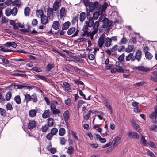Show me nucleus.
<instances>
[{"instance_id":"4be33fe9","label":"nucleus","mask_w":157,"mask_h":157,"mask_svg":"<svg viewBox=\"0 0 157 157\" xmlns=\"http://www.w3.org/2000/svg\"><path fill=\"white\" fill-rule=\"evenodd\" d=\"M70 25V23L69 21H67L64 23L62 26L63 30H66L68 29Z\"/></svg>"},{"instance_id":"bf43d9fd","label":"nucleus","mask_w":157,"mask_h":157,"mask_svg":"<svg viewBox=\"0 0 157 157\" xmlns=\"http://www.w3.org/2000/svg\"><path fill=\"white\" fill-rule=\"evenodd\" d=\"M53 135L50 132L47 134L46 137L48 140H50L53 137Z\"/></svg>"},{"instance_id":"7c9ffc66","label":"nucleus","mask_w":157,"mask_h":157,"mask_svg":"<svg viewBox=\"0 0 157 157\" xmlns=\"http://www.w3.org/2000/svg\"><path fill=\"white\" fill-rule=\"evenodd\" d=\"M131 124L134 129L136 130L137 128V124L135 120L133 119L131 121Z\"/></svg>"},{"instance_id":"6ab92c4d","label":"nucleus","mask_w":157,"mask_h":157,"mask_svg":"<svg viewBox=\"0 0 157 157\" xmlns=\"http://www.w3.org/2000/svg\"><path fill=\"white\" fill-rule=\"evenodd\" d=\"M64 120L66 122H67L69 119V112L68 111H66L63 114Z\"/></svg>"},{"instance_id":"4c0bfd02","label":"nucleus","mask_w":157,"mask_h":157,"mask_svg":"<svg viewBox=\"0 0 157 157\" xmlns=\"http://www.w3.org/2000/svg\"><path fill=\"white\" fill-rule=\"evenodd\" d=\"M58 132V129L56 128H54L51 129L50 133L54 136L56 135Z\"/></svg>"},{"instance_id":"3c124183","label":"nucleus","mask_w":157,"mask_h":157,"mask_svg":"<svg viewBox=\"0 0 157 157\" xmlns=\"http://www.w3.org/2000/svg\"><path fill=\"white\" fill-rule=\"evenodd\" d=\"M124 56L125 55L124 53H123L120 55L118 58L119 61V62H122L124 59Z\"/></svg>"},{"instance_id":"8fccbe9b","label":"nucleus","mask_w":157,"mask_h":157,"mask_svg":"<svg viewBox=\"0 0 157 157\" xmlns=\"http://www.w3.org/2000/svg\"><path fill=\"white\" fill-rule=\"evenodd\" d=\"M17 12V9L16 7H14L11 10V14L13 16H15Z\"/></svg>"},{"instance_id":"c85d7f7f","label":"nucleus","mask_w":157,"mask_h":157,"mask_svg":"<svg viewBox=\"0 0 157 157\" xmlns=\"http://www.w3.org/2000/svg\"><path fill=\"white\" fill-rule=\"evenodd\" d=\"M14 100L18 104H19L21 102V98L19 95H17L14 98Z\"/></svg>"},{"instance_id":"f704fd0d","label":"nucleus","mask_w":157,"mask_h":157,"mask_svg":"<svg viewBox=\"0 0 157 157\" xmlns=\"http://www.w3.org/2000/svg\"><path fill=\"white\" fill-rule=\"evenodd\" d=\"M29 116L31 117H35L36 114V111L34 109L31 110L29 112Z\"/></svg>"},{"instance_id":"864d4df0","label":"nucleus","mask_w":157,"mask_h":157,"mask_svg":"<svg viewBox=\"0 0 157 157\" xmlns=\"http://www.w3.org/2000/svg\"><path fill=\"white\" fill-rule=\"evenodd\" d=\"M32 70L36 72H41L42 71L41 69L40 68H38L37 67H34L32 68Z\"/></svg>"},{"instance_id":"393cba45","label":"nucleus","mask_w":157,"mask_h":157,"mask_svg":"<svg viewBox=\"0 0 157 157\" xmlns=\"http://www.w3.org/2000/svg\"><path fill=\"white\" fill-rule=\"evenodd\" d=\"M59 6V3L58 1H56L54 2L53 5V8H52L54 9V11H56L58 9Z\"/></svg>"},{"instance_id":"79ce46f5","label":"nucleus","mask_w":157,"mask_h":157,"mask_svg":"<svg viewBox=\"0 0 157 157\" xmlns=\"http://www.w3.org/2000/svg\"><path fill=\"white\" fill-rule=\"evenodd\" d=\"M74 149L71 146H70L68 147L67 153L69 154H71L73 153Z\"/></svg>"},{"instance_id":"2f4dec72","label":"nucleus","mask_w":157,"mask_h":157,"mask_svg":"<svg viewBox=\"0 0 157 157\" xmlns=\"http://www.w3.org/2000/svg\"><path fill=\"white\" fill-rule=\"evenodd\" d=\"M141 142L144 145L147 146V143L146 140H145L144 136H143L142 134L141 135Z\"/></svg>"},{"instance_id":"4d7b16f0","label":"nucleus","mask_w":157,"mask_h":157,"mask_svg":"<svg viewBox=\"0 0 157 157\" xmlns=\"http://www.w3.org/2000/svg\"><path fill=\"white\" fill-rule=\"evenodd\" d=\"M13 76H21L23 77H26L27 75L25 74H21L19 73H14L13 74Z\"/></svg>"},{"instance_id":"f257e3e1","label":"nucleus","mask_w":157,"mask_h":157,"mask_svg":"<svg viewBox=\"0 0 157 157\" xmlns=\"http://www.w3.org/2000/svg\"><path fill=\"white\" fill-rule=\"evenodd\" d=\"M112 24V21H110L106 18H104L103 19V23L102 27L104 28H108L109 29L110 27Z\"/></svg>"},{"instance_id":"a18cd8bd","label":"nucleus","mask_w":157,"mask_h":157,"mask_svg":"<svg viewBox=\"0 0 157 157\" xmlns=\"http://www.w3.org/2000/svg\"><path fill=\"white\" fill-rule=\"evenodd\" d=\"M60 144L62 145H64L65 144L66 140L64 137H60L59 138Z\"/></svg>"},{"instance_id":"1a4fd4ad","label":"nucleus","mask_w":157,"mask_h":157,"mask_svg":"<svg viewBox=\"0 0 157 157\" xmlns=\"http://www.w3.org/2000/svg\"><path fill=\"white\" fill-rule=\"evenodd\" d=\"M40 17L41 18V22L42 24L46 25L49 22L48 16H47L45 15H44Z\"/></svg>"},{"instance_id":"5fc2aeb1","label":"nucleus","mask_w":157,"mask_h":157,"mask_svg":"<svg viewBox=\"0 0 157 157\" xmlns=\"http://www.w3.org/2000/svg\"><path fill=\"white\" fill-rule=\"evenodd\" d=\"M133 54L132 53H130L126 56V60L127 61H129L133 57Z\"/></svg>"},{"instance_id":"72a5a7b5","label":"nucleus","mask_w":157,"mask_h":157,"mask_svg":"<svg viewBox=\"0 0 157 157\" xmlns=\"http://www.w3.org/2000/svg\"><path fill=\"white\" fill-rule=\"evenodd\" d=\"M54 123V120L52 118H49L48 119V125L49 127L52 126Z\"/></svg>"},{"instance_id":"e433bc0d","label":"nucleus","mask_w":157,"mask_h":157,"mask_svg":"<svg viewBox=\"0 0 157 157\" xmlns=\"http://www.w3.org/2000/svg\"><path fill=\"white\" fill-rule=\"evenodd\" d=\"M36 14L38 17H39V15H40V17H41L42 16L44 15V13L43 10L40 9L37 10Z\"/></svg>"},{"instance_id":"c03bdc74","label":"nucleus","mask_w":157,"mask_h":157,"mask_svg":"<svg viewBox=\"0 0 157 157\" xmlns=\"http://www.w3.org/2000/svg\"><path fill=\"white\" fill-rule=\"evenodd\" d=\"M51 111L54 114H58L60 113V111L56 109H51Z\"/></svg>"},{"instance_id":"09e8293b","label":"nucleus","mask_w":157,"mask_h":157,"mask_svg":"<svg viewBox=\"0 0 157 157\" xmlns=\"http://www.w3.org/2000/svg\"><path fill=\"white\" fill-rule=\"evenodd\" d=\"M127 39L124 37V35H123V38L119 42V44H125L127 42Z\"/></svg>"},{"instance_id":"cd10ccee","label":"nucleus","mask_w":157,"mask_h":157,"mask_svg":"<svg viewBox=\"0 0 157 157\" xmlns=\"http://www.w3.org/2000/svg\"><path fill=\"white\" fill-rule=\"evenodd\" d=\"M145 54V57L147 59L151 60L153 57V55L149 52H146Z\"/></svg>"},{"instance_id":"ea45409f","label":"nucleus","mask_w":157,"mask_h":157,"mask_svg":"<svg viewBox=\"0 0 157 157\" xmlns=\"http://www.w3.org/2000/svg\"><path fill=\"white\" fill-rule=\"evenodd\" d=\"M12 96V94L11 92L9 91L8 92L5 96L6 99L7 101H9L10 100Z\"/></svg>"},{"instance_id":"f03ea898","label":"nucleus","mask_w":157,"mask_h":157,"mask_svg":"<svg viewBox=\"0 0 157 157\" xmlns=\"http://www.w3.org/2000/svg\"><path fill=\"white\" fill-rule=\"evenodd\" d=\"M75 30V28L73 27L69 28L67 31V33L68 35H71L75 32V33L71 36V37H73L77 36L78 33V30H77L76 31Z\"/></svg>"},{"instance_id":"e2e57ef3","label":"nucleus","mask_w":157,"mask_h":157,"mask_svg":"<svg viewBox=\"0 0 157 157\" xmlns=\"http://www.w3.org/2000/svg\"><path fill=\"white\" fill-rule=\"evenodd\" d=\"M28 103V102L25 101V100H24L21 103V106L23 107H27Z\"/></svg>"},{"instance_id":"338daca9","label":"nucleus","mask_w":157,"mask_h":157,"mask_svg":"<svg viewBox=\"0 0 157 157\" xmlns=\"http://www.w3.org/2000/svg\"><path fill=\"white\" fill-rule=\"evenodd\" d=\"M117 45H115L111 48V51L112 52H114L117 49Z\"/></svg>"},{"instance_id":"423d86ee","label":"nucleus","mask_w":157,"mask_h":157,"mask_svg":"<svg viewBox=\"0 0 157 157\" xmlns=\"http://www.w3.org/2000/svg\"><path fill=\"white\" fill-rule=\"evenodd\" d=\"M144 64V63H143L142 65L138 66V70L143 72H147L150 70V68L143 65Z\"/></svg>"},{"instance_id":"a19ab883","label":"nucleus","mask_w":157,"mask_h":157,"mask_svg":"<svg viewBox=\"0 0 157 157\" xmlns=\"http://www.w3.org/2000/svg\"><path fill=\"white\" fill-rule=\"evenodd\" d=\"M99 26V22L98 21H96L93 24V29H94L98 30V28Z\"/></svg>"},{"instance_id":"b1692460","label":"nucleus","mask_w":157,"mask_h":157,"mask_svg":"<svg viewBox=\"0 0 157 157\" xmlns=\"http://www.w3.org/2000/svg\"><path fill=\"white\" fill-rule=\"evenodd\" d=\"M31 101H32L33 103H36L37 102V98L36 94H34L31 96Z\"/></svg>"},{"instance_id":"0e129e2a","label":"nucleus","mask_w":157,"mask_h":157,"mask_svg":"<svg viewBox=\"0 0 157 157\" xmlns=\"http://www.w3.org/2000/svg\"><path fill=\"white\" fill-rule=\"evenodd\" d=\"M38 24V21L36 19H33L32 21V25L33 26H36Z\"/></svg>"},{"instance_id":"a211bd4d","label":"nucleus","mask_w":157,"mask_h":157,"mask_svg":"<svg viewBox=\"0 0 157 157\" xmlns=\"http://www.w3.org/2000/svg\"><path fill=\"white\" fill-rule=\"evenodd\" d=\"M66 11L64 7H62L60 10V16L61 18L65 16L66 14Z\"/></svg>"},{"instance_id":"6e6d98bb","label":"nucleus","mask_w":157,"mask_h":157,"mask_svg":"<svg viewBox=\"0 0 157 157\" xmlns=\"http://www.w3.org/2000/svg\"><path fill=\"white\" fill-rule=\"evenodd\" d=\"M0 113L2 117H5L6 115V111L3 109H0Z\"/></svg>"},{"instance_id":"412c9836","label":"nucleus","mask_w":157,"mask_h":157,"mask_svg":"<svg viewBox=\"0 0 157 157\" xmlns=\"http://www.w3.org/2000/svg\"><path fill=\"white\" fill-rule=\"evenodd\" d=\"M128 136L129 137L136 138L137 137V134L136 132H128Z\"/></svg>"},{"instance_id":"a878e982","label":"nucleus","mask_w":157,"mask_h":157,"mask_svg":"<svg viewBox=\"0 0 157 157\" xmlns=\"http://www.w3.org/2000/svg\"><path fill=\"white\" fill-rule=\"evenodd\" d=\"M54 65L53 64H48L46 67V71L47 72H49L54 67Z\"/></svg>"},{"instance_id":"13d9d810","label":"nucleus","mask_w":157,"mask_h":157,"mask_svg":"<svg viewBox=\"0 0 157 157\" xmlns=\"http://www.w3.org/2000/svg\"><path fill=\"white\" fill-rule=\"evenodd\" d=\"M11 10L7 9L6 10V15L7 16H10L11 14Z\"/></svg>"},{"instance_id":"c756f323","label":"nucleus","mask_w":157,"mask_h":157,"mask_svg":"<svg viewBox=\"0 0 157 157\" xmlns=\"http://www.w3.org/2000/svg\"><path fill=\"white\" fill-rule=\"evenodd\" d=\"M50 111L48 109L45 111L42 114L43 117L44 118L48 117L50 115Z\"/></svg>"},{"instance_id":"37998d69","label":"nucleus","mask_w":157,"mask_h":157,"mask_svg":"<svg viewBox=\"0 0 157 157\" xmlns=\"http://www.w3.org/2000/svg\"><path fill=\"white\" fill-rule=\"evenodd\" d=\"M21 4V2L20 0H15L13 2V5L16 6H19Z\"/></svg>"},{"instance_id":"774afa93","label":"nucleus","mask_w":157,"mask_h":157,"mask_svg":"<svg viewBox=\"0 0 157 157\" xmlns=\"http://www.w3.org/2000/svg\"><path fill=\"white\" fill-rule=\"evenodd\" d=\"M52 154L55 153L57 151L56 149V148L52 147L49 150Z\"/></svg>"},{"instance_id":"4468645a","label":"nucleus","mask_w":157,"mask_h":157,"mask_svg":"<svg viewBox=\"0 0 157 157\" xmlns=\"http://www.w3.org/2000/svg\"><path fill=\"white\" fill-rule=\"evenodd\" d=\"M4 46L6 47H12L13 48H16L17 45L16 43L14 42H8L6 43H5L4 44Z\"/></svg>"},{"instance_id":"603ef678","label":"nucleus","mask_w":157,"mask_h":157,"mask_svg":"<svg viewBox=\"0 0 157 157\" xmlns=\"http://www.w3.org/2000/svg\"><path fill=\"white\" fill-rule=\"evenodd\" d=\"M134 47L132 45H129L127 48L126 49L125 51L127 52H130L133 48Z\"/></svg>"},{"instance_id":"20e7f679","label":"nucleus","mask_w":157,"mask_h":157,"mask_svg":"<svg viewBox=\"0 0 157 157\" xmlns=\"http://www.w3.org/2000/svg\"><path fill=\"white\" fill-rule=\"evenodd\" d=\"M85 23L86 25L84 26V30H87L88 27H91L93 26L94 23L93 19L90 17L89 18L88 21H85Z\"/></svg>"},{"instance_id":"dca6fc26","label":"nucleus","mask_w":157,"mask_h":157,"mask_svg":"<svg viewBox=\"0 0 157 157\" xmlns=\"http://www.w3.org/2000/svg\"><path fill=\"white\" fill-rule=\"evenodd\" d=\"M63 85L66 90L71 92V89L70 87L69 84L67 82H63Z\"/></svg>"},{"instance_id":"680f3d73","label":"nucleus","mask_w":157,"mask_h":157,"mask_svg":"<svg viewBox=\"0 0 157 157\" xmlns=\"http://www.w3.org/2000/svg\"><path fill=\"white\" fill-rule=\"evenodd\" d=\"M138 61H140L141 60L142 52L141 50H138Z\"/></svg>"},{"instance_id":"9d476101","label":"nucleus","mask_w":157,"mask_h":157,"mask_svg":"<svg viewBox=\"0 0 157 157\" xmlns=\"http://www.w3.org/2000/svg\"><path fill=\"white\" fill-rule=\"evenodd\" d=\"M105 37L103 36H101V37L99 38L98 42V45L100 48H101L104 44Z\"/></svg>"},{"instance_id":"473e14b6","label":"nucleus","mask_w":157,"mask_h":157,"mask_svg":"<svg viewBox=\"0 0 157 157\" xmlns=\"http://www.w3.org/2000/svg\"><path fill=\"white\" fill-rule=\"evenodd\" d=\"M66 133L65 129L63 128H60L59 131V134L60 136H63Z\"/></svg>"},{"instance_id":"5701e85b","label":"nucleus","mask_w":157,"mask_h":157,"mask_svg":"<svg viewBox=\"0 0 157 157\" xmlns=\"http://www.w3.org/2000/svg\"><path fill=\"white\" fill-rule=\"evenodd\" d=\"M30 10L29 7H26L24 9V13L25 16H29L30 13Z\"/></svg>"},{"instance_id":"f3484780","label":"nucleus","mask_w":157,"mask_h":157,"mask_svg":"<svg viewBox=\"0 0 157 157\" xmlns=\"http://www.w3.org/2000/svg\"><path fill=\"white\" fill-rule=\"evenodd\" d=\"M108 6V4L107 3H104L103 5L100 6L99 8V10L101 11V12H104Z\"/></svg>"},{"instance_id":"9b49d317","label":"nucleus","mask_w":157,"mask_h":157,"mask_svg":"<svg viewBox=\"0 0 157 157\" xmlns=\"http://www.w3.org/2000/svg\"><path fill=\"white\" fill-rule=\"evenodd\" d=\"M121 138V136L116 137L114 138L113 141V144L114 146H116L120 143V141Z\"/></svg>"},{"instance_id":"f8f14e48","label":"nucleus","mask_w":157,"mask_h":157,"mask_svg":"<svg viewBox=\"0 0 157 157\" xmlns=\"http://www.w3.org/2000/svg\"><path fill=\"white\" fill-rule=\"evenodd\" d=\"M104 45L107 47L110 46L111 44V39L109 37H106L104 39Z\"/></svg>"},{"instance_id":"bb28decb","label":"nucleus","mask_w":157,"mask_h":157,"mask_svg":"<svg viewBox=\"0 0 157 157\" xmlns=\"http://www.w3.org/2000/svg\"><path fill=\"white\" fill-rule=\"evenodd\" d=\"M58 105L57 102L55 100H52L51 102V108H56Z\"/></svg>"},{"instance_id":"052dcab7","label":"nucleus","mask_w":157,"mask_h":157,"mask_svg":"<svg viewBox=\"0 0 157 157\" xmlns=\"http://www.w3.org/2000/svg\"><path fill=\"white\" fill-rule=\"evenodd\" d=\"M64 102L65 104L68 105H71V100L70 98H67L66 100H65Z\"/></svg>"},{"instance_id":"0eeeda50","label":"nucleus","mask_w":157,"mask_h":157,"mask_svg":"<svg viewBox=\"0 0 157 157\" xmlns=\"http://www.w3.org/2000/svg\"><path fill=\"white\" fill-rule=\"evenodd\" d=\"M74 69L82 75L86 77L88 76V74L86 72L78 68L77 66L74 67Z\"/></svg>"},{"instance_id":"49530a36","label":"nucleus","mask_w":157,"mask_h":157,"mask_svg":"<svg viewBox=\"0 0 157 157\" xmlns=\"http://www.w3.org/2000/svg\"><path fill=\"white\" fill-rule=\"evenodd\" d=\"M72 81L73 82L75 83V84H77V85H79V84L81 85H84V84L81 81H79L75 80L73 79Z\"/></svg>"},{"instance_id":"c9c22d12","label":"nucleus","mask_w":157,"mask_h":157,"mask_svg":"<svg viewBox=\"0 0 157 157\" xmlns=\"http://www.w3.org/2000/svg\"><path fill=\"white\" fill-rule=\"evenodd\" d=\"M25 101L27 102L31 101V96L29 94H24Z\"/></svg>"},{"instance_id":"de8ad7c7","label":"nucleus","mask_w":157,"mask_h":157,"mask_svg":"<svg viewBox=\"0 0 157 157\" xmlns=\"http://www.w3.org/2000/svg\"><path fill=\"white\" fill-rule=\"evenodd\" d=\"M49 126L48 125H45L43 126L41 128L42 131L43 132H47L49 129Z\"/></svg>"},{"instance_id":"7ed1b4c3","label":"nucleus","mask_w":157,"mask_h":157,"mask_svg":"<svg viewBox=\"0 0 157 157\" xmlns=\"http://www.w3.org/2000/svg\"><path fill=\"white\" fill-rule=\"evenodd\" d=\"M88 6L90 7V9L91 11L93 10H97L98 9L99 4L98 2L96 1L94 3L91 2L89 3Z\"/></svg>"},{"instance_id":"69168bd1","label":"nucleus","mask_w":157,"mask_h":157,"mask_svg":"<svg viewBox=\"0 0 157 157\" xmlns=\"http://www.w3.org/2000/svg\"><path fill=\"white\" fill-rule=\"evenodd\" d=\"M2 61L3 63L5 64H8L9 63L10 61L7 59L5 58H3L2 59Z\"/></svg>"},{"instance_id":"2eb2a0df","label":"nucleus","mask_w":157,"mask_h":157,"mask_svg":"<svg viewBox=\"0 0 157 157\" xmlns=\"http://www.w3.org/2000/svg\"><path fill=\"white\" fill-rule=\"evenodd\" d=\"M60 26V24L58 21H56L53 22L52 25V27L55 30L58 29Z\"/></svg>"},{"instance_id":"58836bf2","label":"nucleus","mask_w":157,"mask_h":157,"mask_svg":"<svg viewBox=\"0 0 157 157\" xmlns=\"http://www.w3.org/2000/svg\"><path fill=\"white\" fill-rule=\"evenodd\" d=\"M79 93L80 95L82 96L86 100H89L90 99V96L89 95L87 98H86L85 95L83 93L81 90H79Z\"/></svg>"},{"instance_id":"6e6552de","label":"nucleus","mask_w":157,"mask_h":157,"mask_svg":"<svg viewBox=\"0 0 157 157\" xmlns=\"http://www.w3.org/2000/svg\"><path fill=\"white\" fill-rule=\"evenodd\" d=\"M53 9L52 8H49L47 11V15L49 19L53 20Z\"/></svg>"},{"instance_id":"aec40b11","label":"nucleus","mask_w":157,"mask_h":157,"mask_svg":"<svg viewBox=\"0 0 157 157\" xmlns=\"http://www.w3.org/2000/svg\"><path fill=\"white\" fill-rule=\"evenodd\" d=\"M86 13L85 12H82L80 13V20L81 22H83L84 21L86 17Z\"/></svg>"},{"instance_id":"ddd939ff","label":"nucleus","mask_w":157,"mask_h":157,"mask_svg":"<svg viewBox=\"0 0 157 157\" xmlns=\"http://www.w3.org/2000/svg\"><path fill=\"white\" fill-rule=\"evenodd\" d=\"M36 125V122L34 120L30 121L28 124V127L30 129H33Z\"/></svg>"},{"instance_id":"39448f33","label":"nucleus","mask_w":157,"mask_h":157,"mask_svg":"<svg viewBox=\"0 0 157 157\" xmlns=\"http://www.w3.org/2000/svg\"><path fill=\"white\" fill-rule=\"evenodd\" d=\"M150 117L152 120V122L153 123H157V109H156L155 111L150 115Z\"/></svg>"}]
</instances>
